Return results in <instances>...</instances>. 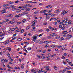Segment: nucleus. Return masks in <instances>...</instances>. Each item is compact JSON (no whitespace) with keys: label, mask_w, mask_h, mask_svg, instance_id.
Returning <instances> with one entry per match:
<instances>
[{"label":"nucleus","mask_w":73,"mask_h":73,"mask_svg":"<svg viewBox=\"0 0 73 73\" xmlns=\"http://www.w3.org/2000/svg\"><path fill=\"white\" fill-rule=\"evenodd\" d=\"M10 8H12V11H16L17 9V8H16L15 6H14V5H11L10 7Z\"/></svg>","instance_id":"obj_1"},{"label":"nucleus","mask_w":73,"mask_h":73,"mask_svg":"<svg viewBox=\"0 0 73 73\" xmlns=\"http://www.w3.org/2000/svg\"><path fill=\"white\" fill-rule=\"evenodd\" d=\"M72 37V35H71L70 34H69L68 35V36L66 38V39L67 40H69V39H70V38H71Z\"/></svg>","instance_id":"obj_2"},{"label":"nucleus","mask_w":73,"mask_h":73,"mask_svg":"<svg viewBox=\"0 0 73 73\" xmlns=\"http://www.w3.org/2000/svg\"><path fill=\"white\" fill-rule=\"evenodd\" d=\"M44 68L46 69L45 70H47V71H51V70H50V69H49V67L48 66H46L44 67Z\"/></svg>","instance_id":"obj_3"},{"label":"nucleus","mask_w":73,"mask_h":73,"mask_svg":"<svg viewBox=\"0 0 73 73\" xmlns=\"http://www.w3.org/2000/svg\"><path fill=\"white\" fill-rule=\"evenodd\" d=\"M68 33V32L66 31H64L63 32V34H64L63 35V37H65V36H66L65 35L67 34Z\"/></svg>","instance_id":"obj_4"},{"label":"nucleus","mask_w":73,"mask_h":73,"mask_svg":"<svg viewBox=\"0 0 73 73\" xmlns=\"http://www.w3.org/2000/svg\"><path fill=\"white\" fill-rule=\"evenodd\" d=\"M32 38H33V41H35L37 39V36H33Z\"/></svg>","instance_id":"obj_5"},{"label":"nucleus","mask_w":73,"mask_h":73,"mask_svg":"<svg viewBox=\"0 0 73 73\" xmlns=\"http://www.w3.org/2000/svg\"><path fill=\"white\" fill-rule=\"evenodd\" d=\"M15 29L14 28H13L12 29H10L9 31H8V33H12V31H15Z\"/></svg>","instance_id":"obj_6"},{"label":"nucleus","mask_w":73,"mask_h":73,"mask_svg":"<svg viewBox=\"0 0 73 73\" xmlns=\"http://www.w3.org/2000/svg\"><path fill=\"white\" fill-rule=\"evenodd\" d=\"M5 42H6L4 43V45H7V44H9V40H7L5 41Z\"/></svg>","instance_id":"obj_7"},{"label":"nucleus","mask_w":73,"mask_h":73,"mask_svg":"<svg viewBox=\"0 0 73 73\" xmlns=\"http://www.w3.org/2000/svg\"><path fill=\"white\" fill-rule=\"evenodd\" d=\"M51 42V41H45L43 43H44L45 44H48L49 42Z\"/></svg>","instance_id":"obj_8"},{"label":"nucleus","mask_w":73,"mask_h":73,"mask_svg":"<svg viewBox=\"0 0 73 73\" xmlns=\"http://www.w3.org/2000/svg\"><path fill=\"white\" fill-rule=\"evenodd\" d=\"M0 12L2 13H5L6 12V11L5 10H1L0 11Z\"/></svg>","instance_id":"obj_9"},{"label":"nucleus","mask_w":73,"mask_h":73,"mask_svg":"<svg viewBox=\"0 0 73 73\" xmlns=\"http://www.w3.org/2000/svg\"><path fill=\"white\" fill-rule=\"evenodd\" d=\"M64 20H62V22H60V25H63V24H64Z\"/></svg>","instance_id":"obj_10"},{"label":"nucleus","mask_w":73,"mask_h":73,"mask_svg":"<svg viewBox=\"0 0 73 73\" xmlns=\"http://www.w3.org/2000/svg\"><path fill=\"white\" fill-rule=\"evenodd\" d=\"M26 19H24L21 22L22 23H25V22L26 21Z\"/></svg>","instance_id":"obj_11"},{"label":"nucleus","mask_w":73,"mask_h":73,"mask_svg":"<svg viewBox=\"0 0 73 73\" xmlns=\"http://www.w3.org/2000/svg\"><path fill=\"white\" fill-rule=\"evenodd\" d=\"M59 11H60V10L59 9L56 10L54 11V13H57Z\"/></svg>","instance_id":"obj_12"},{"label":"nucleus","mask_w":73,"mask_h":73,"mask_svg":"<svg viewBox=\"0 0 73 73\" xmlns=\"http://www.w3.org/2000/svg\"><path fill=\"white\" fill-rule=\"evenodd\" d=\"M14 22H15V21H9V23H10V24H13L14 23Z\"/></svg>","instance_id":"obj_13"},{"label":"nucleus","mask_w":73,"mask_h":73,"mask_svg":"<svg viewBox=\"0 0 73 73\" xmlns=\"http://www.w3.org/2000/svg\"><path fill=\"white\" fill-rule=\"evenodd\" d=\"M3 7H8V6H9V5L8 4H5L3 5Z\"/></svg>","instance_id":"obj_14"},{"label":"nucleus","mask_w":73,"mask_h":73,"mask_svg":"<svg viewBox=\"0 0 73 73\" xmlns=\"http://www.w3.org/2000/svg\"><path fill=\"white\" fill-rule=\"evenodd\" d=\"M21 40H22V39L21 38H19L17 39L18 41H21Z\"/></svg>","instance_id":"obj_15"},{"label":"nucleus","mask_w":73,"mask_h":73,"mask_svg":"<svg viewBox=\"0 0 73 73\" xmlns=\"http://www.w3.org/2000/svg\"><path fill=\"white\" fill-rule=\"evenodd\" d=\"M26 11H29L31 10V9L29 8H26L25 9Z\"/></svg>","instance_id":"obj_16"},{"label":"nucleus","mask_w":73,"mask_h":73,"mask_svg":"<svg viewBox=\"0 0 73 73\" xmlns=\"http://www.w3.org/2000/svg\"><path fill=\"white\" fill-rule=\"evenodd\" d=\"M60 36L58 35H57L56 36V39H58V38H60Z\"/></svg>","instance_id":"obj_17"},{"label":"nucleus","mask_w":73,"mask_h":73,"mask_svg":"<svg viewBox=\"0 0 73 73\" xmlns=\"http://www.w3.org/2000/svg\"><path fill=\"white\" fill-rule=\"evenodd\" d=\"M13 15L12 14H10L9 15H8L7 17H13Z\"/></svg>","instance_id":"obj_18"},{"label":"nucleus","mask_w":73,"mask_h":73,"mask_svg":"<svg viewBox=\"0 0 73 73\" xmlns=\"http://www.w3.org/2000/svg\"><path fill=\"white\" fill-rule=\"evenodd\" d=\"M53 68L55 70H57V69H58V68L56 66H54L53 67Z\"/></svg>","instance_id":"obj_19"},{"label":"nucleus","mask_w":73,"mask_h":73,"mask_svg":"<svg viewBox=\"0 0 73 73\" xmlns=\"http://www.w3.org/2000/svg\"><path fill=\"white\" fill-rule=\"evenodd\" d=\"M50 19V17L49 15H47L46 17V19L47 20H49Z\"/></svg>","instance_id":"obj_20"},{"label":"nucleus","mask_w":73,"mask_h":73,"mask_svg":"<svg viewBox=\"0 0 73 73\" xmlns=\"http://www.w3.org/2000/svg\"><path fill=\"white\" fill-rule=\"evenodd\" d=\"M32 49L31 47H29L27 48V50H31Z\"/></svg>","instance_id":"obj_21"},{"label":"nucleus","mask_w":73,"mask_h":73,"mask_svg":"<svg viewBox=\"0 0 73 73\" xmlns=\"http://www.w3.org/2000/svg\"><path fill=\"white\" fill-rule=\"evenodd\" d=\"M8 50L10 52V51H11V48L10 47H8L7 48Z\"/></svg>","instance_id":"obj_22"},{"label":"nucleus","mask_w":73,"mask_h":73,"mask_svg":"<svg viewBox=\"0 0 73 73\" xmlns=\"http://www.w3.org/2000/svg\"><path fill=\"white\" fill-rule=\"evenodd\" d=\"M66 70V69L63 70H61L60 71V72H62V73H64L65 71Z\"/></svg>","instance_id":"obj_23"},{"label":"nucleus","mask_w":73,"mask_h":73,"mask_svg":"<svg viewBox=\"0 0 73 73\" xmlns=\"http://www.w3.org/2000/svg\"><path fill=\"white\" fill-rule=\"evenodd\" d=\"M64 46H61V45H59L58 46V47L59 48H63Z\"/></svg>","instance_id":"obj_24"},{"label":"nucleus","mask_w":73,"mask_h":73,"mask_svg":"<svg viewBox=\"0 0 73 73\" xmlns=\"http://www.w3.org/2000/svg\"><path fill=\"white\" fill-rule=\"evenodd\" d=\"M4 35H5V33H2L0 35V36L2 37V36H3Z\"/></svg>","instance_id":"obj_25"},{"label":"nucleus","mask_w":73,"mask_h":73,"mask_svg":"<svg viewBox=\"0 0 73 73\" xmlns=\"http://www.w3.org/2000/svg\"><path fill=\"white\" fill-rule=\"evenodd\" d=\"M9 9V7H5L3 8L4 10H6V9Z\"/></svg>","instance_id":"obj_26"},{"label":"nucleus","mask_w":73,"mask_h":73,"mask_svg":"<svg viewBox=\"0 0 73 73\" xmlns=\"http://www.w3.org/2000/svg\"><path fill=\"white\" fill-rule=\"evenodd\" d=\"M35 29H36V27H33V31H35Z\"/></svg>","instance_id":"obj_27"},{"label":"nucleus","mask_w":73,"mask_h":73,"mask_svg":"<svg viewBox=\"0 0 73 73\" xmlns=\"http://www.w3.org/2000/svg\"><path fill=\"white\" fill-rule=\"evenodd\" d=\"M68 23L69 25V24H70L72 23V21H71V20H69L68 21Z\"/></svg>","instance_id":"obj_28"},{"label":"nucleus","mask_w":73,"mask_h":73,"mask_svg":"<svg viewBox=\"0 0 73 73\" xmlns=\"http://www.w3.org/2000/svg\"><path fill=\"white\" fill-rule=\"evenodd\" d=\"M20 32V33H23L24 32V29H22L21 30V31H19Z\"/></svg>","instance_id":"obj_29"},{"label":"nucleus","mask_w":73,"mask_h":73,"mask_svg":"<svg viewBox=\"0 0 73 73\" xmlns=\"http://www.w3.org/2000/svg\"><path fill=\"white\" fill-rule=\"evenodd\" d=\"M21 11V10H20V9H18L17 10V13H19V12H20Z\"/></svg>","instance_id":"obj_30"},{"label":"nucleus","mask_w":73,"mask_h":73,"mask_svg":"<svg viewBox=\"0 0 73 73\" xmlns=\"http://www.w3.org/2000/svg\"><path fill=\"white\" fill-rule=\"evenodd\" d=\"M51 16L52 17H55L56 16V14H53L51 15Z\"/></svg>","instance_id":"obj_31"},{"label":"nucleus","mask_w":73,"mask_h":73,"mask_svg":"<svg viewBox=\"0 0 73 73\" xmlns=\"http://www.w3.org/2000/svg\"><path fill=\"white\" fill-rule=\"evenodd\" d=\"M15 17H20V16H19V15H15Z\"/></svg>","instance_id":"obj_32"},{"label":"nucleus","mask_w":73,"mask_h":73,"mask_svg":"<svg viewBox=\"0 0 73 73\" xmlns=\"http://www.w3.org/2000/svg\"><path fill=\"white\" fill-rule=\"evenodd\" d=\"M65 25H69V24L68 22H66L65 23Z\"/></svg>","instance_id":"obj_33"},{"label":"nucleus","mask_w":73,"mask_h":73,"mask_svg":"<svg viewBox=\"0 0 73 73\" xmlns=\"http://www.w3.org/2000/svg\"><path fill=\"white\" fill-rule=\"evenodd\" d=\"M68 18L64 20V23H65V22H66L67 21H68Z\"/></svg>","instance_id":"obj_34"},{"label":"nucleus","mask_w":73,"mask_h":73,"mask_svg":"<svg viewBox=\"0 0 73 73\" xmlns=\"http://www.w3.org/2000/svg\"><path fill=\"white\" fill-rule=\"evenodd\" d=\"M63 11L64 12L62 13V15H65V10H64Z\"/></svg>","instance_id":"obj_35"},{"label":"nucleus","mask_w":73,"mask_h":73,"mask_svg":"<svg viewBox=\"0 0 73 73\" xmlns=\"http://www.w3.org/2000/svg\"><path fill=\"white\" fill-rule=\"evenodd\" d=\"M52 31H56V30H57V29L56 28H54L52 29Z\"/></svg>","instance_id":"obj_36"},{"label":"nucleus","mask_w":73,"mask_h":73,"mask_svg":"<svg viewBox=\"0 0 73 73\" xmlns=\"http://www.w3.org/2000/svg\"><path fill=\"white\" fill-rule=\"evenodd\" d=\"M51 6V5H48V6H46V8H49V7H50Z\"/></svg>","instance_id":"obj_37"},{"label":"nucleus","mask_w":73,"mask_h":73,"mask_svg":"<svg viewBox=\"0 0 73 73\" xmlns=\"http://www.w3.org/2000/svg\"><path fill=\"white\" fill-rule=\"evenodd\" d=\"M8 21H9V19H6L5 21L4 22H5V23H7V22H8Z\"/></svg>","instance_id":"obj_38"},{"label":"nucleus","mask_w":73,"mask_h":73,"mask_svg":"<svg viewBox=\"0 0 73 73\" xmlns=\"http://www.w3.org/2000/svg\"><path fill=\"white\" fill-rule=\"evenodd\" d=\"M42 36V34H40L39 35H37V37H41V36Z\"/></svg>","instance_id":"obj_39"},{"label":"nucleus","mask_w":73,"mask_h":73,"mask_svg":"<svg viewBox=\"0 0 73 73\" xmlns=\"http://www.w3.org/2000/svg\"><path fill=\"white\" fill-rule=\"evenodd\" d=\"M51 47H52V48H54V47H56V45L55 44L52 45L51 46Z\"/></svg>","instance_id":"obj_40"},{"label":"nucleus","mask_w":73,"mask_h":73,"mask_svg":"<svg viewBox=\"0 0 73 73\" xmlns=\"http://www.w3.org/2000/svg\"><path fill=\"white\" fill-rule=\"evenodd\" d=\"M68 64H69L70 65H71V66H72V63L71 62H70L69 63L68 62Z\"/></svg>","instance_id":"obj_41"},{"label":"nucleus","mask_w":73,"mask_h":73,"mask_svg":"<svg viewBox=\"0 0 73 73\" xmlns=\"http://www.w3.org/2000/svg\"><path fill=\"white\" fill-rule=\"evenodd\" d=\"M4 60L3 59H1V62H4Z\"/></svg>","instance_id":"obj_42"},{"label":"nucleus","mask_w":73,"mask_h":73,"mask_svg":"<svg viewBox=\"0 0 73 73\" xmlns=\"http://www.w3.org/2000/svg\"><path fill=\"white\" fill-rule=\"evenodd\" d=\"M36 57H38L39 58H41V56H40L39 55H37Z\"/></svg>","instance_id":"obj_43"},{"label":"nucleus","mask_w":73,"mask_h":73,"mask_svg":"<svg viewBox=\"0 0 73 73\" xmlns=\"http://www.w3.org/2000/svg\"><path fill=\"white\" fill-rule=\"evenodd\" d=\"M19 31H19V30L18 29V30H17L15 31V32H16L17 33V32H19Z\"/></svg>","instance_id":"obj_44"},{"label":"nucleus","mask_w":73,"mask_h":73,"mask_svg":"<svg viewBox=\"0 0 73 73\" xmlns=\"http://www.w3.org/2000/svg\"><path fill=\"white\" fill-rule=\"evenodd\" d=\"M65 29V27L64 26H63L62 28V30H64V29Z\"/></svg>","instance_id":"obj_45"},{"label":"nucleus","mask_w":73,"mask_h":73,"mask_svg":"<svg viewBox=\"0 0 73 73\" xmlns=\"http://www.w3.org/2000/svg\"><path fill=\"white\" fill-rule=\"evenodd\" d=\"M61 58H62V59H63V60L65 59V57H64V56H62Z\"/></svg>","instance_id":"obj_46"},{"label":"nucleus","mask_w":73,"mask_h":73,"mask_svg":"<svg viewBox=\"0 0 73 73\" xmlns=\"http://www.w3.org/2000/svg\"><path fill=\"white\" fill-rule=\"evenodd\" d=\"M65 48H62L60 49V50H65Z\"/></svg>","instance_id":"obj_47"},{"label":"nucleus","mask_w":73,"mask_h":73,"mask_svg":"<svg viewBox=\"0 0 73 73\" xmlns=\"http://www.w3.org/2000/svg\"><path fill=\"white\" fill-rule=\"evenodd\" d=\"M62 27V25H60L59 26L58 28H61V27Z\"/></svg>","instance_id":"obj_48"},{"label":"nucleus","mask_w":73,"mask_h":73,"mask_svg":"<svg viewBox=\"0 0 73 73\" xmlns=\"http://www.w3.org/2000/svg\"><path fill=\"white\" fill-rule=\"evenodd\" d=\"M16 38H15V37H13L12 38V40H15Z\"/></svg>","instance_id":"obj_49"},{"label":"nucleus","mask_w":73,"mask_h":73,"mask_svg":"<svg viewBox=\"0 0 73 73\" xmlns=\"http://www.w3.org/2000/svg\"><path fill=\"white\" fill-rule=\"evenodd\" d=\"M40 69H41V72H43L44 71V70H43V68H41Z\"/></svg>","instance_id":"obj_50"},{"label":"nucleus","mask_w":73,"mask_h":73,"mask_svg":"<svg viewBox=\"0 0 73 73\" xmlns=\"http://www.w3.org/2000/svg\"><path fill=\"white\" fill-rule=\"evenodd\" d=\"M4 62H8V60H7L5 59V60H4Z\"/></svg>","instance_id":"obj_51"},{"label":"nucleus","mask_w":73,"mask_h":73,"mask_svg":"<svg viewBox=\"0 0 73 73\" xmlns=\"http://www.w3.org/2000/svg\"><path fill=\"white\" fill-rule=\"evenodd\" d=\"M4 22H0V24L3 25L4 23Z\"/></svg>","instance_id":"obj_52"},{"label":"nucleus","mask_w":73,"mask_h":73,"mask_svg":"<svg viewBox=\"0 0 73 73\" xmlns=\"http://www.w3.org/2000/svg\"><path fill=\"white\" fill-rule=\"evenodd\" d=\"M64 39V38L62 37L60 38V41H62V40H63Z\"/></svg>","instance_id":"obj_53"},{"label":"nucleus","mask_w":73,"mask_h":73,"mask_svg":"<svg viewBox=\"0 0 73 73\" xmlns=\"http://www.w3.org/2000/svg\"><path fill=\"white\" fill-rule=\"evenodd\" d=\"M4 37H1L0 38V41H1V40H3V38H4Z\"/></svg>","instance_id":"obj_54"},{"label":"nucleus","mask_w":73,"mask_h":73,"mask_svg":"<svg viewBox=\"0 0 73 73\" xmlns=\"http://www.w3.org/2000/svg\"><path fill=\"white\" fill-rule=\"evenodd\" d=\"M49 46L48 44H46L45 46V47H46V48H48V47H49Z\"/></svg>","instance_id":"obj_55"},{"label":"nucleus","mask_w":73,"mask_h":73,"mask_svg":"<svg viewBox=\"0 0 73 73\" xmlns=\"http://www.w3.org/2000/svg\"><path fill=\"white\" fill-rule=\"evenodd\" d=\"M24 13H25V15L26 14H28V13H29V12L28 11H25Z\"/></svg>","instance_id":"obj_56"},{"label":"nucleus","mask_w":73,"mask_h":73,"mask_svg":"<svg viewBox=\"0 0 73 73\" xmlns=\"http://www.w3.org/2000/svg\"><path fill=\"white\" fill-rule=\"evenodd\" d=\"M19 9H21V8H23V7L20 6L18 7Z\"/></svg>","instance_id":"obj_57"},{"label":"nucleus","mask_w":73,"mask_h":73,"mask_svg":"<svg viewBox=\"0 0 73 73\" xmlns=\"http://www.w3.org/2000/svg\"><path fill=\"white\" fill-rule=\"evenodd\" d=\"M29 28H30V26H29L27 27L26 29H29Z\"/></svg>","instance_id":"obj_58"},{"label":"nucleus","mask_w":73,"mask_h":73,"mask_svg":"<svg viewBox=\"0 0 73 73\" xmlns=\"http://www.w3.org/2000/svg\"><path fill=\"white\" fill-rule=\"evenodd\" d=\"M37 51L38 52H41V50H37Z\"/></svg>","instance_id":"obj_59"},{"label":"nucleus","mask_w":73,"mask_h":73,"mask_svg":"<svg viewBox=\"0 0 73 73\" xmlns=\"http://www.w3.org/2000/svg\"><path fill=\"white\" fill-rule=\"evenodd\" d=\"M27 17H31L32 16L31 15H27Z\"/></svg>","instance_id":"obj_60"},{"label":"nucleus","mask_w":73,"mask_h":73,"mask_svg":"<svg viewBox=\"0 0 73 73\" xmlns=\"http://www.w3.org/2000/svg\"><path fill=\"white\" fill-rule=\"evenodd\" d=\"M52 37L55 36H56V34L55 33H52Z\"/></svg>","instance_id":"obj_61"},{"label":"nucleus","mask_w":73,"mask_h":73,"mask_svg":"<svg viewBox=\"0 0 73 73\" xmlns=\"http://www.w3.org/2000/svg\"><path fill=\"white\" fill-rule=\"evenodd\" d=\"M34 71H35V69H33L31 70V72H33Z\"/></svg>","instance_id":"obj_62"},{"label":"nucleus","mask_w":73,"mask_h":73,"mask_svg":"<svg viewBox=\"0 0 73 73\" xmlns=\"http://www.w3.org/2000/svg\"><path fill=\"white\" fill-rule=\"evenodd\" d=\"M67 73H72V72L70 71H68L67 72Z\"/></svg>","instance_id":"obj_63"},{"label":"nucleus","mask_w":73,"mask_h":73,"mask_svg":"<svg viewBox=\"0 0 73 73\" xmlns=\"http://www.w3.org/2000/svg\"><path fill=\"white\" fill-rule=\"evenodd\" d=\"M43 11V13H45L47 11V10H45Z\"/></svg>","instance_id":"obj_64"}]
</instances>
